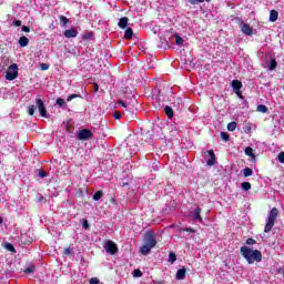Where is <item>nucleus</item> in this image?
Listing matches in <instances>:
<instances>
[{"label":"nucleus","instance_id":"nucleus-1","mask_svg":"<svg viewBox=\"0 0 284 284\" xmlns=\"http://www.w3.org/2000/svg\"><path fill=\"white\" fill-rule=\"evenodd\" d=\"M240 252L248 265L263 261V253L258 250H252L250 246H241Z\"/></svg>","mask_w":284,"mask_h":284},{"label":"nucleus","instance_id":"nucleus-2","mask_svg":"<svg viewBox=\"0 0 284 284\" xmlns=\"http://www.w3.org/2000/svg\"><path fill=\"white\" fill-rule=\"evenodd\" d=\"M276 219H278V209L273 207L266 219V224L264 227V232L267 234L272 232V227H274V223H276Z\"/></svg>","mask_w":284,"mask_h":284},{"label":"nucleus","instance_id":"nucleus-3","mask_svg":"<svg viewBox=\"0 0 284 284\" xmlns=\"http://www.w3.org/2000/svg\"><path fill=\"white\" fill-rule=\"evenodd\" d=\"M19 77V67L17 64H11L6 73L7 81H14Z\"/></svg>","mask_w":284,"mask_h":284},{"label":"nucleus","instance_id":"nucleus-4","mask_svg":"<svg viewBox=\"0 0 284 284\" xmlns=\"http://www.w3.org/2000/svg\"><path fill=\"white\" fill-rule=\"evenodd\" d=\"M36 105H38L40 115L43 116L44 119H48V110L45 109V103L41 98L36 99Z\"/></svg>","mask_w":284,"mask_h":284},{"label":"nucleus","instance_id":"nucleus-5","mask_svg":"<svg viewBox=\"0 0 284 284\" xmlns=\"http://www.w3.org/2000/svg\"><path fill=\"white\" fill-rule=\"evenodd\" d=\"M104 250L105 252H108V254H111V256H114V254L119 252V246H116V243H114L113 241H108L104 245Z\"/></svg>","mask_w":284,"mask_h":284},{"label":"nucleus","instance_id":"nucleus-6","mask_svg":"<svg viewBox=\"0 0 284 284\" xmlns=\"http://www.w3.org/2000/svg\"><path fill=\"white\" fill-rule=\"evenodd\" d=\"M144 245H149V247H156V237L152 232H148L144 237Z\"/></svg>","mask_w":284,"mask_h":284},{"label":"nucleus","instance_id":"nucleus-7","mask_svg":"<svg viewBox=\"0 0 284 284\" xmlns=\"http://www.w3.org/2000/svg\"><path fill=\"white\" fill-rule=\"evenodd\" d=\"M78 139H79V141H88V139H92V131H90L88 129H82L78 133Z\"/></svg>","mask_w":284,"mask_h":284},{"label":"nucleus","instance_id":"nucleus-8","mask_svg":"<svg viewBox=\"0 0 284 284\" xmlns=\"http://www.w3.org/2000/svg\"><path fill=\"white\" fill-rule=\"evenodd\" d=\"M231 85H232L233 91L235 92V94H240L241 88H243V83H241V81H239V80H233Z\"/></svg>","mask_w":284,"mask_h":284},{"label":"nucleus","instance_id":"nucleus-9","mask_svg":"<svg viewBox=\"0 0 284 284\" xmlns=\"http://www.w3.org/2000/svg\"><path fill=\"white\" fill-rule=\"evenodd\" d=\"M191 217L193 221H203V217H201V207H196L193 212H191Z\"/></svg>","mask_w":284,"mask_h":284},{"label":"nucleus","instance_id":"nucleus-10","mask_svg":"<svg viewBox=\"0 0 284 284\" xmlns=\"http://www.w3.org/2000/svg\"><path fill=\"white\" fill-rule=\"evenodd\" d=\"M79 34V31L77 29H68L64 31V37L67 39H74Z\"/></svg>","mask_w":284,"mask_h":284},{"label":"nucleus","instance_id":"nucleus-11","mask_svg":"<svg viewBox=\"0 0 284 284\" xmlns=\"http://www.w3.org/2000/svg\"><path fill=\"white\" fill-rule=\"evenodd\" d=\"M209 160L206 161V165H210V166H212V165H215V163H216V155L214 154V151H209Z\"/></svg>","mask_w":284,"mask_h":284},{"label":"nucleus","instance_id":"nucleus-12","mask_svg":"<svg viewBox=\"0 0 284 284\" xmlns=\"http://www.w3.org/2000/svg\"><path fill=\"white\" fill-rule=\"evenodd\" d=\"M270 21L272 23L278 21V11H276V10H271L270 11Z\"/></svg>","mask_w":284,"mask_h":284},{"label":"nucleus","instance_id":"nucleus-13","mask_svg":"<svg viewBox=\"0 0 284 284\" xmlns=\"http://www.w3.org/2000/svg\"><path fill=\"white\" fill-rule=\"evenodd\" d=\"M128 21H129L128 17L121 18L118 23L119 28H122V30L128 28Z\"/></svg>","mask_w":284,"mask_h":284},{"label":"nucleus","instance_id":"nucleus-14","mask_svg":"<svg viewBox=\"0 0 284 284\" xmlns=\"http://www.w3.org/2000/svg\"><path fill=\"white\" fill-rule=\"evenodd\" d=\"M242 32L247 34V37L252 36V27L250 24H242Z\"/></svg>","mask_w":284,"mask_h":284},{"label":"nucleus","instance_id":"nucleus-15","mask_svg":"<svg viewBox=\"0 0 284 284\" xmlns=\"http://www.w3.org/2000/svg\"><path fill=\"white\" fill-rule=\"evenodd\" d=\"M152 246H149L148 244H144L142 247H141V254H143L144 256H148V254L150 252H152Z\"/></svg>","mask_w":284,"mask_h":284},{"label":"nucleus","instance_id":"nucleus-16","mask_svg":"<svg viewBox=\"0 0 284 284\" xmlns=\"http://www.w3.org/2000/svg\"><path fill=\"white\" fill-rule=\"evenodd\" d=\"M266 65L268 68V70H276V60L275 59H271L270 61H266Z\"/></svg>","mask_w":284,"mask_h":284},{"label":"nucleus","instance_id":"nucleus-17","mask_svg":"<svg viewBox=\"0 0 284 284\" xmlns=\"http://www.w3.org/2000/svg\"><path fill=\"white\" fill-rule=\"evenodd\" d=\"M244 153L246 154V156H250L251 159H256V155H254V149H252V146H247L244 150Z\"/></svg>","mask_w":284,"mask_h":284},{"label":"nucleus","instance_id":"nucleus-18","mask_svg":"<svg viewBox=\"0 0 284 284\" xmlns=\"http://www.w3.org/2000/svg\"><path fill=\"white\" fill-rule=\"evenodd\" d=\"M185 268H180L176 272V278L178 281H183V278H185Z\"/></svg>","mask_w":284,"mask_h":284},{"label":"nucleus","instance_id":"nucleus-19","mask_svg":"<svg viewBox=\"0 0 284 284\" xmlns=\"http://www.w3.org/2000/svg\"><path fill=\"white\" fill-rule=\"evenodd\" d=\"M28 43H30V40L28 38L21 37L19 39V44H20L21 48H26L28 45Z\"/></svg>","mask_w":284,"mask_h":284},{"label":"nucleus","instance_id":"nucleus-20","mask_svg":"<svg viewBox=\"0 0 284 284\" xmlns=\"http://www.w3.org/2000/svg\"><path fill=\"white\" fill-rule=\"evenodd\" d=\"M242 174L247 179V176H252V174H254V171L251 168H245L243 169Z\"/></svg>","mask_w":284,"mask_h":284},{"label":"nucleus","instance_id":"nucleus-21","mask_svg":"<svg viewBox=\"0 0 284 284\" xmlns=\"http://www.w3.org/2000/svg\"><path fill=\"white\" fill-rule=\"evenodd\" d=\"M164 112L169 116V119H172V116H174V111L172 110V106H165Z\"/></svg>","mask_w":284,"mask_h":284},{"label":"nucleus","instance_id":"nucleus-22","mask_svg":"<svg viewBox=\"0 0 284 284\" xmlns=\"http://www.w3.org/2000/svg\"><path fill=\"white\" fill-rule=\"evenodd\" d=\"M101 199H103V191H97L93 194V201H101Z\"/></svg>","mask_w":284,"mask_h":284},{"label":"nucleus","instance_id":"nucleus-23","mask_svg":"<svg viewBox=\"0 0 284 284\" xmlns=\"http://www.w3.org/2000/svg\"><path fill=\"white\" fill-rule=\"evenodd\" d=\"M134 34V31H132V28H128L124 33V39H132Z\"/></svg>","mask_w":284,"mask_h":284},{"label":"nucleus","instance_id":"nucleus-24","mask_svg":"<svg viewBox=\"0 0 284 284\" xmlns=\"http://www.w3.org/2000/svg\"><path fill=\"white\" fill-rule=\"evenodd\" d=\"M242 190H244V192H247L248 190H252V184L250 182H243L242 183Z\"/></svg>","mask_w":284,"mask_h":284},{"label":"nucleus","instance_id":"nucleus-25","mask_svg":"<svg viewBox=\"0 0 284 284\" xmlns=\"http://www.w3.org/2000/svg\"><path fill=\"white\" fill-rule=\"evenodd\" d=\"M257 112H262V114H265L267 112V106L264 104L257 105Z\"/></svg>","mask_w":284,"mask_h":284},{"label":"nucleus","instance_id":"nucleus-26","mask_svg":"<svg viewBox=\"0 0 284 284\" xmlns=\"http://www.w3.org/2000/svg\"><path fill=\"white\" fill-rule=\"evenodd\" d=\"M227 130L229 132H234V130H236V122H230L227 124Z\"/></svg>","mask_w":284,"mask_h":284},{"label":"nucleus","instance_id":"nucleus-27","mask_svg":"<svg viewBox=\"0 0 284 284\" xmlns=\"http://www.w3.org/2000/svg\"><path fill=\"white\" fill-rule=\"evenodd\" d=\"M4 247L6 250H8V252H17V250H14V245H12L11 243H6Z\"/></svg>","mask_w":284,"mask_h":284},{"label":"nucleus","instance_id":"nucleus-28","mask_svg":"<svg viewBox=\"0 0 284 284\" xmlns=\"http://www.w3.org/2000/svg\"><path fill=\"white\" fill-rule=\"evenodd\" d=\"M176 261V254L174 252L169 253V263H174Z\"/></svg>","mask_w":284,"mask_h":284},{"label":"nucleus","instance_id":"nucleus-29","mask_svg":"<svg viewBox=\"0 0 284 284\" xmlns=\"http://www.w3.org/2000/svg\"><path fill=\"white\" fill-rule=\"evenodd\" d=\"M60 23H62V26H68V23H70V20L64 16H60Z\"/></svg>","mask_w":284,"mask_h":284},{"label":"nucleus","instance_id":"nucleus-30","mask_svg":"<svg viewBox=\"0 0 284 284\" xmlns=\"http://www.w3.org/2000/svg\"><path fill=\"white\" fill-rule=\"evenodd\" d=\"M220 136L222 141H230V134H227L226 132H221Z\"/></svg>","mask_w":284,"mask_h":284},{"label":"nucleus","instance_id":"nucleus-31","mask_svg":"<svg viewBox=\"0 0 284 284\" xmlns=\"http://www.w3.org/2000/svg\"><path fill=\"white\" fill-rule=\"evenodd\" d=\"M175 43L176 45H183L184 40L180 36H175Z\"/></svg>","mask_w":284,"mask_h":284},{"label":"nucleus","instance_id":"nucleus-32","mask_svg":"<svg viewBox=\"0 0 284 284\" xmlns=\"http://www.w3.org/2000/svg\"><path fill=\"white\" fill-rule=\"evenodd\" d=\"M73 99H81V94H71L67 98V101L70 102L72 101Z\"/></svg>","mask_w":284,"mask_h":284},{"label":"nucleus","instance_id":"nucleus-33","mask_svg":"<svg viewBox=\"0 0 284 284\" xmlns=\"http://www.w3.org/2000/svg\"><path fill=\"white\" fill-rule=\"evenodd\" d=\"M57 105H60V108H63L65 105V100H63L62 98H58Z\"/></svg>","mask_w":284,"mask_h":284},{"label":"nucleus","instance_id":"nucleus-34","mask_svg":"<svg viewBox=\"0 0 284 284\" xmlns=\"http://www.w3.org/2000/svg\"><path fill=\"white\" fill-rule=\"evenodd\" d=\"M133 276H134L135 278H141V276H143V272H141L140 270H135V271L133 272Z\"/></svg>","mask_w":284,"mask_h":284},{"label":"nucleus","instance_id":"nucleus-35","mask_svg":"<svg viewBox=\"0 0 284 284\" xmlns=\"http://www.w3.org/2000/svg\"><path fill=\"white\" fill-rule=\"evenodd\" d=\"M205 0H189V3H191V6H199V3H203Z\"/></svg>","mask_w":284,"mask_h":284},{"label":"nucleus","instance_id":"nucleus-36","mask_svg":"<svg viewBox=\"0 0 284 284\" xmlns=\"http://www.w3.org/2000/svg\"><path fill=\"white\" fill-rule=\"evenodd\" d=\"M34 110H36V106H34V105H30V106L28 108V112H29V115H30V116H34Z\"/></svg>","mask_w":284,"mask_h":284},{"label":"nucleus","instance_id":"nucleus-37","mask_svg":"<svg viewBox=\"0 0 284 284\" xmlns=\"http://www.w3.org/2000/svg\"><path fill=\"white\" fill-rule=\"evenodd\" d=\"M256 244V240L250 237L246 240V245H255Z\"/></svg>","mask_w":284,"mask_h":284},{"label":"nucleus","instance_id":"nucleus-38","mask_svg":"<svg viewBox=\"0 0 284 284\" xmlns=\"http://www.w3.org/2000/svg\"><path fill=\"white\" fill-rule=\"evenodd\" d=\"M182 232H191L192 234H194V232H196L194 229L192 227H186V229H181Z\"/></svg>","mask_w":284,"mask_h":284},{"label":"nucleus","instance_id":"nucleus-39","mask_svg":"<svg viewBox=\"0 0 284 284\" xmlns=\"http://www.w3.org/2000/svg\"><path fill=\"white\" fill-rule=\"evenodd\" d=\"M40 68H41V70H49L50 65L48 63H41Z\"/></svg>","mask_w":284,"mask_h":284},{"label":"nucleus","instance_id":"nucleus-40","mask_svg":"<svg viewBox=\"0 0 284 284\" xmlns=\"http://www.w3.org/2000/svg\"><path fill=\"white\" fill-rule=\"evenodd\" d=\"M280 163H284V152H281L277 156Z\"/></svg>","mask_w":284,"mask_h":284},{"label":"nucleus","instance_id":"nucleus-41","mask_svg":"<svg viewBox=\"0 0 284 284\" xmlns=\"http://www.w3.org/2000/svg\"><path fill=\"white\" fill-rule=\"evenodd\" d=\"M82 226H83L84 230H89L90 229V223L88 222V220H84Z\"/></svg>","mask_w":284,"mask_h":284},{"label":"nucleus","instance_id":"nucleus-42","mask_svg":"<svg viewBox=\"0 0 284 284\" xmlns=\"http://www.w3.org/2000/svg\"><path fill=\"white\" fill-rule=\"evenodd\" d=\"M32 272H34V267H32V266L24 270L26 274H32Z\"/></svg>","mask_w":284,"mask_h":284},{"label":"nucleus","instance_id":"nucleus-43","mask_svg":"<svg viewBox=\"0 0 284 284\" xmlns=\"http://www.w3.org/2000/svg\"><path fill=\"white\" fill-rule=\"evenodd\" d=\"M90 284H99V278L97 277L91 278Z\"/></svg>","mask_w":284,"mask_h":284},{"label":"nucleus","instance_id":"nucleus-44","mask_svg":"<svg viewBox=\"0 0 284 284\" xmlns=\"http://www.w3.org/2000/svg\"><path fill=\"white\" fill-rule=\"evenodd\" d=\"M114 119H121V112L116 111L113 113Z\"/></svg>","mask_w":284,"mask_h":284},{"label":"nucleus","instance_id":"nucleus-45","mask_svg":"<svg viewBox=\"0 0 284 284\" xmlns=\"http://www.w3.org/2000/svg\"><path fill=\"white\" fill-rule=\"evenodd\" d=\"M39 176H40V179H45V176H48V175L45 174L44 171H40Z\"/></svg>","mask_w":284,"mask_h":284},{"label":"nucleus","instance_id":"nucleus-46","mask_svg":"<svg viewBox=\"0 0 284 284\" xmlns=\"http://www.w3.org/2000/svg\"><path fill=\"white\" fill-rule=\"evenodd\" d=\"M65 256H69V254H72V250L70 247L64 250Z\"/></svg>","mask_w":284,"mask_h":284},{"label":"nucleus","instance_id":"nucleus-47","mask_svg":"<svg viewBox=\"0 0 284 284\" xmlns=\"http://www.w3.org/2000/svg\"><path fill=\"white\" fill-rule=\"evenodd\" d=\"M119 105H122V108H128V103L123 102V100H120Z\"/></svg>","mask_w":284,"mask_h":284},{"label":"nucleus","instance_id":"nucleus-48","mask_svg":"<svg viewBox=\"0 0 284 284\" xmlns=\"http://www.w3.org/2000/svg\"><path fill=\"white\" fill-rule=\"evenodd\" d=\"M22 32H30V27L22 26Z\"/></svg>","mask_w":284,"mask_h":284},{"label":"nucleus","instance_id":"nucleus-49","mask_svg":"<svg viewBox=\"0 0 284 284\" xmlns=\"http://www.w3.org/2000/svg\"><path fill=\"white\" fill-rule=\"evenodd\" d=\"M13 24H14L17 28H19V27L21 26V20H16V21L13 22Z\"/></svg>","mask_w":284,"mask_h":284},{"label":"nucleus","instance_id":"nucleus-50","mask_svg":"<svg viewBox=\"0 0 284 284\" xmlns=\"http://www.w3.org/2000/svg\"><path fill=\"white\" fill-rule=\"evenodd\" d=\"M95 90H99V84H95Z\"/></svg>","mask_w":284,"mask_h":284},{"label":"nucleus","instance_id":"nucleus-51","mask_svg":"<svg viewBox=\"0 0 284 284\" xmlns=\"http://www.w3.org/2000/svg\"><path fill=\"white\" fill-rule=\"evenodd\" d=\"M39 201H43V196H40V197H39Z\"/></svg>","mask_w":284,"mask_h":284},{"label":"nucleus","instance_id":"nucleus-52","mask_svg":"<svg viewBox=\"0 0 284 284\" xmlns=\"http://www.w3.org/2000/svg\"><path fill=\"white\" fill-rule=\"evenodd\" d=\"M0 223H3V220H1V217H0Z\"/></svg>","mask_w":284,"mask_h":284},{"label":"nucleus","instance_id":"nucleus-53","mask_svg":"<svg viewBox=\"0 0 284 284\" xmlns=\"http://www.w3.org/2000/svg\"><path fill=\"white\" fill-rule=\"evenodd\" d=\"M178 101H179V103H181V99H179Z\"/></svg>","mask_w":284,"mask_h":284}]
</instances>
